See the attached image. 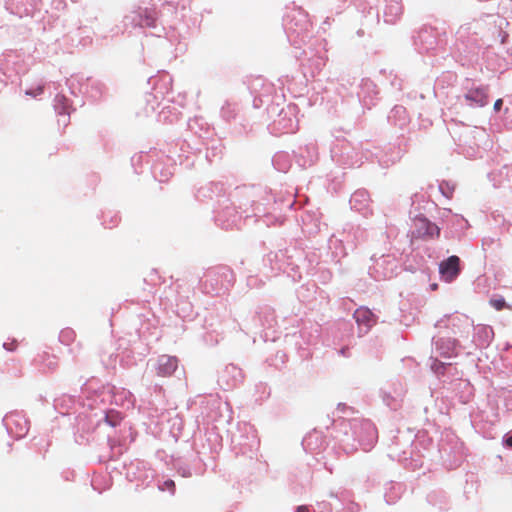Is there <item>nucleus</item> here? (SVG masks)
Masks as SVG:
<instances>
[{
    "instance_id": "obj_1",
    "label": "nucleus",
    "mask_w": 512,
    "mask_h": 512,
    "mask_svg": "<svg viewBox=\"0 0 512 512\" xmlns=\"http://www.w3.org/2000/svg\"><path fill=\"white\" fill-rule=\"evenodd\" d=\"M439 273L446 282H452L460 273V259L458 256H450L439 265Z\"/></svg>"
},
{
    "instance_id": "obj_2",
    "label": "nucleus",
    "mask_w": 512,
    "mask_h": 512,
    "mask_svg": "<svg viewBox=\"0 0 512 512\" xmlns=\"http://www.w3.org/2000/svg\"><path fill=\"white\" fill-rule=\"evenodd\" d=\"M178 367V359L174 356L161 355L157 360V375L161 377L171 376Z\"/></svg>"
},
{
    "instance_id": "obj_3",
    "label": "nucleus",
    "mask_w": 512,
    "mask_h": 512,
    "mask_svg": "<svg viewBox=\"0 0 512 512\" xmlns=\"http://www.w3.org/2000/svg\"><path fill=\"white\" fill-rule=\"evenodd\" d=\"M488 98V87L471 89L465 94V99L478 107L487 105Z\"/></svg>"
},
{
    "instance_id": "obj_4",
    "label": "nucleus",
    "mask_w": 512,
    "mask_h": 512,
    "mask_svg": "<svg viewBox=\"0 0 512 512\" xmlns=\"http://www.w3.org/2000/svg\"><path fill=\"white\" fill-rule=\"evenodd\" d=\"M354 319L358 325H363L370 329L377 322V317L366 307H359L354 312Z\"/></svg>"
},
{
    "instance_id": "obj_5",
    "label": "nucleus",
    "mask_w": 512,
    "mask_h": 512,
    "mask_svg": "<svg viewBox=\"0 0 512 512\" xmlns=\"http://www.w3.org/2000/svg\"><path fill=\"white\" fill-rule=\"evenodd\" d=\"M55 108L59 112V114H68V99L64 95H57L55 97Z\"/></svg>"
},
{
    "instance_id": "obj_6",
    "label": "nucleus",
    "mask_w": 512,
    "mask_h": 512,
    "mask_svg": "<svg viewBox=\"0 0 512 512\" xmlns=\"http://www.w3.org/2000/svg\"><path fill=\"white\" fill-rule=\"evenodd\" d=\"M155 22V16L154 13L151 11H148L147 9L144 11V15L140 16V20L138 22L141 26H147L151 27L154 25Z\"/></svg>"
},
{
    "instance_id": "obj_7",
    "label": "nucleus",
    "mask_w": 512,
    "mask_h": 512,
    "mask_svg": "<svg viewBox=\"0 0 512 512\" xmlns=\"http://www.w3.org/2000/svg\"><path fill=\"white\" fill-rule=\"evenodd\" d=\"M105 419H106V422H107L109 425H111V426L115 427V426H117V425L120 423V421H121L122 417H121V415H120V413H119V412L114 411V410H110V411L106 414V418H105Z\"/></svg>"
},
{
    "instance_id": "obj_8",
    "label": "nucleus",
    "mask_w": 512,
    "mask_h": 512,
    "mask_svg": "<svg viewBox=\"0 0 512 512\" xmlns=\"http://www.w3.org/2000/svg\"><path fill=\"white\" fill-rule=\"evenodd\" d=\"M490 305L492 307H494L496 310L500 311L506 306V303H505L504 298L500 297V298L491 299Z\"/></svg>"
},
{
    "instance_id": "obj_9",
    "label": "nucleus",
    "mask_w": 512,
    "mask_h": 512,
    "mask_svg": "<svg viewBox=\"0 0 512 512\" xmlns=\"http://www.w3.org/2000/svg\"><path fill=\"white\" fill-rule=\"evenodd\" d=\"M161 490H169L171 493L175 492V482L173 480H166L161 486Z\"/></svg>"
},
{
    "instance_id": "obj_10",
    "label": "nucleus",
    "mask_w": 512,
    "mask_h": 512,
    "mask_svg": "<svg viewBox=\"0 0 512 512\" xmlns=\"http://www.w3.org/2000/svg\"><path fill=\"white\" fill-rule=\"evenodd\" d=\"M427 233L431 237H433V236L438 237L439 234H440V230H439V228L435 224L428 223V225H427Z\"/></svg>"
},
{
    "instance_id": "obj_11",
    "label": "nucleus",
    "mask_w": 512,
    "mask_h": 512,
    "mask_svg": "<svg viewBox=\"0 0 512 512\" xmlns=\"http://www.w3.org/2000/svg\"><path fill=\"white\" fill-rule=\"evenodd\" d=\"M74 336H75L74 332L72 330H69V329L65 330V331H62V333H61V337L62 338L67 337V338L73 339Z\"/></svg>"
},
{
    "instance_id": "obj_12",
    "label": "nucleus",
    "mask_w": 512,
    "mask_h": 512,
    "mask_svg": "<svg viewBox=\"0 0 512 512\" xmlns=\"http://www.w3.org/2000/svg\"><path fill=\"white\" fill-rule=\"evenodd\" d=\"M502 105H503V100H502V99H497V100L495 101V103H494V107H493V108H494V110H495L496 112H498V111H500V109H501Z\"/></svg>"
},
{
    "instance_id": "obj_13",
    "label": "nucleus",
    "mask_w": 512,
    "mask_h": 512,
    "mask_svg": "<svg viewBox=\"0 0 512 512\" xmlns=\"http://www.w3.org/2000/svg\"><path fill=\"white\" fill-rule=\"evenodd\" d=\"M4 348L9 351H13L16 348V344L14 342L11 344L4 343Z\"/></svg>"
},
{
    "instance_id": "obj_14",
    "label": "nucleus",
    "mask_w": 512,
    "mask_h": 512,
    "mask_svg": "<svg viewBox=\"0 0 512 512\" xmlns=\"http://www.w3.org/2000/svg\"><path fill=\"white\" fill-rule=\"evenodd\" d=\"M42 92H43V88L42 87H38L37 90H36V93H32L30 91H27L26 94L36 96L38 94H41Z\"/></svg>"
},
{
    "instance_id": "obj_15",
    "label": "nucleus",
    "mask_w": 512,
    "mask_h": 512,
    "mask_svg": "<svg viewBox=\"0 0 512 512\" xmlns=\"http://www.w3.org/2000/svg\"><path fill=\"white\" fill-rule=\"evenodd\" d=\"M295 512H309V508L307 506H299Z\"/></svg>"
},
{
    "instance_id": "obj_16",
    "label": "nucleus",
    "mask_w": 512,
    "mask_h": 512,
    "mask_svg": "<svg viewBox=\"0 0 512 512\" xmlns=\"http://www.w3.org/2000/svg\"><path fill=\"white\" fill-rule=\"evenodd\" d=\"M505 444L507 447L512 448V436H509L505 439Z\"/></svg>"
},
{
    "instance_id": "obj_17",
    "label": "nucleus",
    "mask_w": 512,
    "mask_h": 512,
    "mask_svg": "<svg viewBox=\"0 0 512 512\" xmlns=\"http://www.w3.org/2000/svg\"><path fill=\"white\" fill-rule=\"evenodd\" d=\"M56 366H57V363H56V362H51V363H49L48 368H49L50 370H54V369L56 368Z\"/></svg>"
},
{
    "instance_id": "obj_18",
    "label": "nucleus",
    "mask_w": 512,
    "mask_h": 512,
    "mask_svg": "<svg viewBox=\"0 0 512 512\" xmlns=\"http://www.w3.org/2000/svg\"><path fill=\"white\" fill-rule=\"evenodd\" d=\"M45 357H48V354L47 353H44L42 356H41V359L44 360Z\"/></svg>"
}]
</instances>
